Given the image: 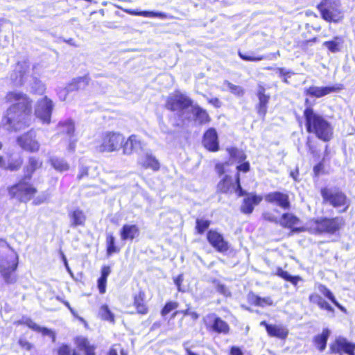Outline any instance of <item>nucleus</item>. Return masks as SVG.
<instances>
[{"label": "nucleus", "instance_id": "nucleus-1", "mask_svg": "<svg viewBox=\"0 0 355 355\" xmlns=\"http://www.w3.org/2000/svg\"><path fill=\"white\" fill-rule=\"evenodd\" d=\"M6 101L13 103L2 118V124L8 131H18L29 125L32 113V101L26 94L11 92L7 94Z\"/></svg>", "mask_w": 355, "mask_h": 355}, {"label": "nucleus", "instance_id": "nucleus-2", "mask_svg": "<svg viewBox=\"0 0 355 355\" xmlns=\"http://www.w3.org/2000/svg\"><path fill=\"white\" fill-rule=\"evenodd\" d=\"M304 103L307 105L303 112L306 132L314 135L318 139L324 142L330 141L334 135L332 124L322 115L314 111L309 105L308 98L305 99Z\"/></svg>", "mask_w": 355, "mask_h": 355}, {"label": "nucleus", "instance_id": "nucleus-3", "mask_svg": "<svg viewBox=\"0 0 355 355\" xmlns=\"http://www.w3.org/2000/svg\"><path fill=\"white\" fill-rule=\"evenodd\" d=\"M342 216L311 218L307 222V232L313 235H334L344 227Z\"/></svg>", "mask_w": 355, "mask_h": 355}, {"label": "nucleus", "instance_id": "nucleus-4", "mask_svg": "<svg viewBox=\"0 0 355 355\" xmlns=\"http://www.w3.org/2000/svg\"><path fill=\"white\" fill-rule=\"evenodd\" d=\"M18 265V255L6 242L0 239V273L6 284L16 282L15 271Z\"/></svg>", "mask_w": 355, "mask_h": 355}, {"label": "nucleus", "instance_id": "nucleus-5", "mask_svg": "<svg viewBox=\"0 0 355 355\" xmlns=\"http://www.w3.org/2000/svg\"><path fill=\"white\" fill-rule=\"evenodd\" d=\"M322 204L331 206L339 213L346 212L350 207V200L340 189L322 187L320 189Z\"/></svg>", "mask_w": 355, "mask_h": 355}, {"label": "nucleus", "instance_id": "nucleus-6", "mask_svg": "<svg viewBox=\"0 0 355 355\" xmlns=\"http://www.w3.org/2000/svg\"><path fill=\"white\" fill-rule=\"evenodd\" d=\"M316 8L322 19L328 23L338 24L344 18L338 0H321Z\"/></svg>", "mask_w": 355, "mask_h": 355}, {"label": "nucleus", "instance_id": "nucleus-7", "mask_svg": "<svg viewBox=\"0 0 355 355\" xmlns=\"http://www.w3.org/2000/svg\"><path fill=\"white\" fill-rule=\"evenodd\" d=\"M218 193L231 194L236 193L237 197H242L245 194L241 183L240 172L236 171L234 178L229 175H225L218 182L216 186Z\"/></svg>", "mask_w": 355, "mask_h": 355}, {"label": "nucleus", "instance_id": "nucleus-8", "mask_svg": "<svg viewBox=\"0 0 355 355\" xmlns=\"http://www.w3.org/2000/svg\"><path fill=\"white\" fill-rule=\"evenodd\" d=\"M123 135L121 132L107 131L101 135L99 144L96 149L99 153H112L121 148Z\"/></svg>", "mask_w": 355, "mask_h": 355}, {"label": "nucleus", "instance_id": "nucleus-9", "mask_svg": "<svg viewBox=\"0 0 355 355\" xmlns=\"http://www.w3.org/2000/svg\"><path fill=\"white\" fill-rule=\"evenodd\" d=\"M202 323L207 332L227 335L230 332V324L215 313H209L202 319Z\"/></svg>", "mask_w": 355, "mask_h": 355}, {"label": "nucleus", "instance_id": "nucleus-10", "mask_svg": "<svg viewBox=\"0 0 355 355\" xmlns=\"http://www.w3.org/2000/svg\"><path fill=\"white\" fill-rule=\"evenodd\" d=\"M193 100L179 90L167 96L164 107L169 112H182L192 106Z\"/></svg>", "mask_w": 355, "mask_h": 355}, {"label": "nucleus", "instance_id": "nucleus-11", "mask_svg": "<svg viewBox=\"0 0 355 355\" xmlns=\"http://www.w3.org/2000/svg\"><path fill=\"white\" fill-rule=\"evenodd\" d=\"M328 354L330 355H355V343L349 341L345 337L338 336L329 344Z\"/></svg>", "mask_w": 355, "mask_h": 355}, {"label": "nucleus", "instance_id": "nucleus-12", "mask_svg": "<svg viewBox=\"0 0 355 355\" xmlns=\"http://www.w3.org/2000/svg\"><path fill=\"white\" fill-rule=\"evenodd\" d=\"M279 223L282 227L289 230L293 234L307 232V225H302L300 218L292 212L282 213Z\"/></svg>", "mask_w": 355, "mask_h": 355}, {"label": "nucleus", "instance_id": "nucleus-13", "mask_svg": "<svg viewBox=\"0 0 355 355\" xmlns=\"http://www.w3.org/2000/svg\"><path fill=\"white\" fill-rule=\"evenodd\" d=\"M265 201L270 205L279 207L283 210L288 211L292 208V202L288 192L274 191L264 196Z\"/></svg>", "mask_w": 355, "mask_h": 355}, {"label": "nucleus", "instance_id": "nucleus-14", "mask_svg": "<svg viewBox=\"0 0 355 355\" xmlns=\"http://www.w3.org/2000/svg\"><path fill=\"white\" fill-rule=\"evenodd\" d=\"M35 193L36 189L24 181L19 182L9 189L11 198H16L21 202L30 200Z\"/></svg>", "mask_w": 355, "mask_h": 355}, {"label": "nucleus", "instance_id": "nucleus-15", "mask_svg": "<svg viewBox=\"0 0 355 355\" xmlns=\"http://www.w3.org/2000/svg\"><path fill=\"white\" fill-rule=\"evenodd\" d=\"M206 239L209 245L218 252L226 253L229 251L230 245L223 235L216 230H209L206 234Z\"/></svg>", "mask_w": 355, "mask_h": 355}, {"label": "nucleus", "instance_id": "nucleus-16", "mask_svg": "<svg viewBox=\"0 0 355 355\" xmlns=\"http://www.w3.org/2000/svg\"><path fill=\"white\" fill-rule=\"evenodd\" d=\"M226 151L231 159L241 162V164L236 167L238 172L248 173L250 171V164L246 160L247 155L242 149L235 146H230L226 148Z\"/></svg>", "mask_w": 355, "mask_h": 355}, {"label": "nucleus", "instance_id": "nucleus-17", "mask_svg": "<svg viewBox=\"0 0 355 355\" xmlns=\"http://www.w3.org/2000/svg\"><path fill=\"white\" fill-rule=\"evenodd\" d=\"M343 89L344 86L340 83L323 87L310 86L304 89V94L309 97L319 98L332 93L338 92Z\"/></svg>", "mask_w": 355, "mask_h": 355}, {"label": "nucleus", "instance_id": "nucleus-18", "mask_svg": "<svg viewBox=\"0 0 355 355\" xmlns=\"http://www.w3.org/2000/svg\"><path fill=\"white\" fill-rule=\"evenodd\" d=\"M243 196L244 198L240 207V211L247 215L251 214L254 211V207L259 205L264 198L255 192L248 193L245 191Z\"/></svg>", "mask_w": 355, "mask_h": 355}, {"label": "nucleus", "instance_id": "nucleus-19", "mask_svg": "<svg viewBox=\"0 0 355 355\" xmlns=\"http://www.w3.org/2000/svg\"><path fill=\"white\" fill-rule=\"evenodd\" d=\"M203 147L209 152H217L220 150L218 135L215 128L206 130L202 139Z\"/></svg>", "mask_w": 355, "mask_h": 355}, {"label": "nucleus", "instance_id": "nucleus-20", "mask_svg": "<svg viewBox=\"0 0 355 355\" xmlns=\"http://www.w3.org/2000/svg\"><path fill=\"white\" fill-rule=\"evenodd\" d=\"M257 96L259 101L256 105L255 109L258 115L264 120L268 112V107L270 96L268 94H266V88L262 85H258Z\"/></svg>", "mask_w": 355, "mask_h": 355}, {"label": "nucleus", "instance_id": "nucleus-21", "mask_svg": "<svg viewBox=\"0 0 355 355\" xmlns=\"http://www.w3.org/2000/svg\"><path fill=\"white\" fill-rule=\"evenodd\" d=\"M52 108V101L44 97L37 102L35 111V115L44 123H49L50 122Z\"/></svg>", "mask_w": 355, "mask_h": 355}, {"label": "nucleus", "instance_id": "nucleus-22", "mask_svg": "<svg viewBox=\"0 0 355 355\" xmlns=\"http://www.w3.org/2000/svg\"><path fill=\"white\" fill-rule=\"evenodd\" d=\"M35 132L31 130L27 133L17 137V142L24 150L30 152H36L39 150L40 144L35 139Z\"/></svg>", "mask_w": 355, "mask_h": 355}, {"label": "nucleus", "instance_id": "nucleus-23", "mask_svg": "<svg viewBox=\"0 0 355 355\" xmlns=\"http://www.w3.org/2000/svg\"><path fill=\"white\" fill-rule=\"evenodd\" d=\"M143 144L139 137L131 135L127 139L123 136V142L121 146L123 154L131 155L139 150H142Z\"/></svg>", "mask_w": 355, "mask_h": 355}, {"label": "nucleus", "instance_id": "nucleus-24", "mask_svg": "<svg viewBox=\"0 0 355 355\" xmlns=\"http://www.w3.org/2000/svg\"><path fill=\"white\" fill-rule=\"evenodd\" d=\"M133 306L136 310V313L141 315L148 314L149 307L146 301V293L143 290H139L137 293L133 295Z\"/></svg>", "mask_w": 355, "mask_h": 355}, {"label": "nucleus", "instance_id": "nucleus-25", "mask_svg": "<svg viewBox=\"0 0 355 355\" xmlns=\"http://www.w3.org/2000/svg\"><path fill=\"white\" fill-rule=\"evenodd\" d=\"M260 325L265 327L268 336L270 337L285 340L288 336V329L282 325L270 324L266 321L261 322Z\"/></svg>", "mask_w": 355, "mask_h": 355}, {"label": "nucleus", "instance_id": "nucleus-26", "mask_svg": "<svg viewBox=\"0 0 355 355\" xmlns=\"http://www.w3.org/2000/svg\"><path fill=\"white\" fill-rule=\"evenodd\" d=\"M191 113L195 122L200 125L208 124L211 122V118L208 112L198 104L193 105Z\"/></svg>", "mask_w": 355, "mask_h": 355}, {"label": "nucleus", "instance_id": "nucleus-27", "mask_svg": "<svg viewBox=\"0 0 355 355\" xmlns=\"http://www.w3.org/2000/svg\"><path fill=\"white\" fill-rule=\"evenodd\" d=\"M248 303L251 306L265 307L270 306L274 304L273 300L271 297H260L253 291L248 292L246 296Z\"/></svg>", "mask_w": 355, "mask_h": 355}, {"label": "nucleus", "instance_id": "nucleus-28", "mask_svg": "<svg viewBox=\"0 0 355 355\" xmlns=\"http://www.w3.org/2000/svg\"><path fill=\"white\" fill-rule=\"evenodd\" d=\"M140 234V229L137 225L125 224L119 231V235L122 241H132Z\"/></svg>", "mask_w": 355, "mask_h": 355}, {"label": "nucleus", "instance_id": "nucleus-29", "mask_svg": "<svg viewBox=\"0 0 355 355\" xmlns=\"http://www.w3.org/2000/svg\"><path fill=\"white\" fill-rule=\"evenodd\" d=\"M111 272L112 268L108 265H103L101 268L100 276L96 282L97 288L101 295L105 294L107 291V279Z\"/></svg>", "mask_w": 355, "mask_h": 355}, {"label": "nucleus", "instance_id": "nucleus-30", "mask_svg": "<svg viewBox=\"0 0 355 355\" xmlns=\"http://www.w3.org/2000/svg\"><path fill=\"white\" fill-rule=\"evenodd\" d=\"M121 250V248L119 245L113 233H107L105 236L106 256L109 257L113 254H119Z\"/></svg>", "mask_w": 355, "mask_h": 355}, {"label": "nucleus", "instance_id": "nucleus-31", "mask_svg": "<svg viewBox=\"0 0 355 355\" xmlns=\"http://www.w3.org/2000/svg\"><path fill=\"white\" fill-rule=\"evenodd\" d=\"M28 66L26 63H18L14 72L11 74L10 78L15 86H21L24 84L25 76Z\"/></svg>", "mask_w": 355, "mask_h": 355}, {"label": "nucleus", "instance_id": "nucleus-32", "mask_svg": "<svg viewBox=\"0 0 355 355\" xmlns=\"http://www.w3.org/2000/svg\"><path fill=\"white\" fill-rule=\"evenodd\" d=\"M329 336V329L324 328L321 334H317L313 338V345L319 352H322L326 349Z\"/></svg>", "mask_w": 355, "mask_h": 355}, {"label": "nucleus", "instance_id": "nucleus-33", "mask_svg": "<svg viewBox=\"0 0 355 355\" xmlns=\"http://www.w3.org/2000/svg\"><path fill=\"white\" fill-rule=\"evenodd\" d=\"M317 289L320 292L322 295L327 299H328L333 304H334L339 310L343 313H346V309L340 304L336 300L335 295L332 291L327 287L324 284H318L316 285Z\"/></svg>", "mask_w": 355, "mask_h": 355}, {"label": "nucleus", "instance_id": "nucleus-34", "mask_svg": "<svg viewBox=\"0 0 355 355\" xmlns=\"http://www.w3.org/2000/svg\"><path fill=\"white\" fill-rule=\"evenodd\" d=\"M139 164L144 169H151L155 172L160 169V164L158 159L151 154L145 155Z\"/></svg>", "mask_w": 355, "mask_h": 355}, {"label": "nucleus", "instance_id": "nucleus-35", "mask_svg": "<svg viewBox=\"0 0 355 355\" xmlns=\"http://www.w3.org/2000/svg\"><path fill=\"white\" fill-rule=\"evenodd\" d=\"M309 301L311 304L317 305L322 310H325L330 313L334 312L332 306L317 293H311L309 295Z\"/></svg>", "mask_w": 355, "mask_h": 355}, {"label": "nucleus", "instance_id": "nucleus-36", "mask_svg": "<svg viewBox=\"0 0 355 355\" xmlns=\"http://www.w3.org/2000/svg\"><path fill=\"white\" fill-rule=\"evenodd\" d=\"M21 323L25 324L34 331L42 333L44 336L51 337L53 342H55V336L54 333L51 329L39 326L30 318H23Z\"/></svg>", "mask_w": 355, "mask_h": 355}, {"label": "nucleus", "instance_id": "nucleus-37", "mask_svg": "<svg viewBox=\"0 0 355 355\" xmlns=\"http://www.w3.org/2000/svg\"><path fill=\"white\" fill-rule=\"evenodd\" d=\"M69 216L71 226L77 227L85 225L87 217L83 210L77 208L70 213Z\"/></svg>", "mask_w": 355, "mask_h": 355}, {"label": "nucleus", "instance_id": "nucleus-38", "mask_svg": "<svg viewBox=\"0 0 355 355\" xmlns=\"http://www.w3.org/2000/svg\"><path fill=\"white\" fill-rule=\"evenodd\" d=\"M89 81L90 78L88 75L77 77L73 79L69 84V91L72 92L84 89L88 86Z\"/></svg>", "mask_w": 355, "mask_h": 355}, {"label": "nucleus", "instance_id": "nucleus-39", "mask_svg": "<svg viewBox=\"0 0 355 355\" xmlns=\"http://www.w3.org/2000/svg\"><path fill=\"white\" fill-rule=\"evenodd\" d=\"M68 150L70 152H75L76 144L78 141V135L76 133L74 123L68 121Z\"/></svg>", "mask_w": 355, "mask_h": 355}, {"label": "nucleus", "instance_id": "nucleus-40", "mask_svg": "<svg viewBox=\"0 0 355 355\" xmlns=\"http://www.w3.org/2000/svg\"><path fill=\"white\" fill-rule=\"evenodd\" d=\"M273 275L282 278L285 281L291 282L295 286H297L299 282L302 280L300 276H292L287 271L284 270L281 267H277L275 272Z\"/></svg>", "mask_w": 355, "mask_h": 355}, {"label": "nucleus", "instance_id": "nucleus-41", "mask_svg": "<svg viewBox=\"0 0 355 355\" xmlns=\"http://www.w3.org/2000/svg\"><path fill=\"white\" fill-rule=\"evenodd\" d=\"M123 11L129 15L135 16H143L145 17H159L164 19L166 17V15L161 12L155 11H137L132 9H123Z\"/></svg>", "mask_w": 355, "mask_h": 355}, {"label": "nucleus", "instance_id": "nucleus-42", "mask_svg": "<svg viewBox=\"0 0 355 355\" xmlns=\"http://www.w3.org/2000/svg\"><path fill=\"white\" fill-rule=\"evenodd\" d=\"M42 164V162L38 159L31 157L28 159V164L25 167V178L30 179L34 171L40 168Z\"/></svg>", "mask_w": 355, "mask_h": 355}, {"label": "nucleus", "instance_id": "nucleus-43", "mask_svg": "<svg viewBox=\"0 0 355 355\" xmlns=\"http://www.w3.org/2000/svg\"><path fill=\"white\" fill-rule=\"evenodd\" d=\"M77 347L80 350H83L85 355H96V346L90 344L89 341L85 338L78 340Z\"/></svg>", "mask_w": 355, "mask_h": 355}, {"label": "nucleus", "instance_id": "nucleus-44", "mask_svg": "<svg viewBox=\"0 0 355 355\" xmlns=\"http://www.w3.org/2000/svg\"><path fill=\"white\" fill-rule=\"evenodd\" d=\"M302 36L304 40L297 41V46L303 51H307L309 46H312L313 44L319 41L318 37L317 36H314L310 39L306 38L305 33H302Z\"/></svg>", "mask_w": 355, "mask_h": 355}, {"label": "nucleus", "instance_id": "nucleus-45", "mask_svg": "<svg viewBox=\"0 0 355 355\" xmlns=\"http://www.w3.org/2000/svg\"><path fill=\"white\" fill-rule=\"evenodd\" d=\"M343 42L340 37L335 36L332 40L325 41L323 45L331 53L340 51L339 44Z\"/></svg>", "mask_w": 355, "mask_h": 355}, {"label": "nucleus", "instance_id": "nucleus-46", "mask_svg": "<svg viewBox=\"0 0 355 355\" xmlns=\"http://www.w3.org/2000/svg\"><path fill=\"white\" fill-rule=\"evenodd\" d=\"M211 221L208 219L197 218L196 220L195 230L198 234H203L209 227Z\"/></svg>", "mask_w": 355, "mask_h": 355}, {"label": "nucleus", "instance_id": "nucleus-47", "mask_svg": "<svg viewBox=\"0 0 355 355\" xmlns=\"http://www.w3.org/2000/svg\"><path fill=\"white\" fill-rule=\"evenodd\" d=\"M100 316L103 320L109 321L112 323H114L115 318L114 314L110 310L107 304H103L100 307Z\"/></svg>", "mask_w": 355, "mask_h": 355}, {"label": "nucleus", "instance_id": "nucleus-48", "mask_svg": "<svg viewBox=\"0 0 355 355\" xmlns=\"http://www.w3.org/2000/svg\"><path fill=\"white\" fill-rule=\"evenodd\" d=\"M179 306L178 302L175 301H167L162 309H161L160 313L162 316H166L170 313L172 311L175 310Z\"/></svg>", "mask_w": 355, "mask_h": 355}, {"label": "nucleus", "instance_id": "nucleus-49", "mask_svg": "<svg viewBox=\"0 0 355 355\" xmlns=\"http://www.w3.org/2000/svg\"><path fill=\"white\" fill-rule=\"evenodd\" d=\"M238 55L242 60L247 62L261 61L264 58L263 55H259L257 56L248 55L240 50L238 51Z\"/></svg>", "mask_w": 355, "mask_h": 355}, {"label": "nucleus", "instance_id": "nucleus-50", "mask_svg": "<svg viewBox=\"0 0 355 355\" xmlns=\"http://www.w3.org/2000/svg\"><path fill=\"white\" fill-rule=\"evenodd\" d=\"M225 85L229 90L236 96H241L245 93L244 89L239 85H235L230 82H227Z\"/></svg>", "mask_w": 355, "mask_h": 355}, {"label": "nucleus", "instance_id": "nucleus-51", "mask_svg": "<svg viewBox=\"0 0 355 355\" xmlns=\"http://www.w3.org/2000/svg\"><path fill=\"white\" fill-rule=\"evenodd\" d=\"M212 283L216 284V291L221 295L225 297H230L231 295V293L226 287L225 284L220 283L218 280L214 279L212 280Z\"/></svg>", "mask_w": 355, "mask_h": 355}, {"label": "nucleus", "instance_id": "nucleus-52", "mask_svg": "<svg viewBox=\"0 0 355 355\" xmlns=\"http://www.w3.org/2000/svg\"><path fill=\"white\" fill-rule=\"evenodd\" d=\"M51 163L53 168L57 171H62L66 168V165L64 162L58 157L51 158Z\"/></svg>", "mask_w": 355, "mask_h": 355}, {"label": "nucleus", "instance_id": "nucleus-53", "mask_svg": "<svg viewBox=\"0 0 355 355\" xmlns=\"http://www.w3.org/2000/svg\"><path fill=\"white\" fill-rule=\"evenodd\" d=\"M277 71L279 75L283 78V82L284 83H288V78H290L293 73L291 71H287L286 69L283 67H279L277 69Z\"/></svg>", "mask_w": 355, "mask_h": 355}, {"label": "nucleus", "instance_id": "nucleus-54", "mask_svg": "<svg viewBox=\"0 0 355 355\" xmlns=\"http://www.w3.org/2000/svg\"><path fill=\"white\" fill-rule=\"evenodd\" d=\"M174 284L177 287V290L178 292H184V290L182 288V284L184 282V275L182 273L179 274L176 277L173 278Z\"/></svg>", "mask_w": 355, "mask_h": 355}, {"label": "nucleus", "instance_id": "nucleus-55", "mask_svg": "<svg viewBox=\"0 0 355 355\" xmlns=\"http://www.w3.org/2000/svg\"><path fill=\"white\" fill-rule=\"evenodd\" d=\"M227 164V162H218L215 164V170L218 176L225 175V173L226 172L225 166Z\"/></svg>", "mask_w": 355, "mask_h": 355}, {"label": "nucleus", "instance_id": "nucleus-56", "mask_svg": "<svg viewBox=\"0 0 355 355\" xmlns=\"http://www.w3.org/2000/svg\"><path fill=\"white\" fill-rule=\"evenodd\" d=\"M262 218L267 222L275 223H279L277 216H275L274 214H272L270 211H268L263 212Z\"/></svg>", "mask_w": 355, "mask_h": 355}, {"label": "nucleus", "instance_id": "nucleus-57", "mask_svg": "<svg viewBox=\"0 0 355 355\" xmlns=\"http://www.w3.org/2000/svg\"><path fill=\"white\" fill-rule=\"evenodd\" d=\"M313 175L318 177L322 173L324 172V163L323 161H320L317 163L313 168Z\"/></svg>", "mask_w": 355, "mask_h": 355}, {"label": "nucleus", "instance_id": "nucleus-58", "mask_svg": "<svg viewBox=\"0 0 355 355\" xmlns=\"http://www.w3.org/2000/svg\"><path fill=\"white\" fill-rule=\"evenodd\" d=\"M306 146L308 148V150L309 152L313 155H317L318 153V150H317V148L313 144V141L309 137L307 139V141L306 142Z\"/></svg>", "mask_w": 355, "mask_h": 355}, {"label": "nucleus", "instance_id": "nucleus-59", "mask_svg": "<svg viewBox=\"0 0 355 355\" xmlns=\"http://www.w3.org/2000/svg\"><path fill=\"white\" fill-rule=\"evenodd\" d=\"M22 164V159L21 158L17 159L14 162H11L8 164V169L10 171H17L20 168Z\"/></svg>", "mask_w": 355, "mask_h": 355}, {"label": "nucleus", "instance_id": "nucleus-60", "mask_svg": "<svg viewBox=\"0 0 355 355\" xmlns=\"http://www.w3.org/2000/svg\"><path fill=\"white\" fill-rule=\"evenodd\" d=\"M229 355H243L241 349L236 345H232L230 347Z\"/></svg>", "mask_w": 355, "mask_h": 355}, {"label": "nucleus", "instance_id": "nucleus-61", "mask_svg": "<svg viewBox=\"0 0 355 355\" xmlns=\"http://www.w3.org/2000/svg\"><path fill=\"white\" fill-rule=\"evenodd\" d=\"M20 347L26 350H31L32 348V345L26 339L20 338L18 342Z\"/></svg>", "mask_w": 355, "mask_h": 355}, {"label": "nucleus", "instance_id": "nucleus-62", "mask_svg": "<svg viewBox=\"0 0 355 355\" xmlns=\"http://www.w3.org/2000/svg\"><path fill=\"white\" fill-rule=\"evenodd\" d=\"M208 103L212 105L216 108H219L222 105V103L217 97L211 98L207 100Z\"/></svg>", "mask_w": 355, "mask_h": 355}, {"label": "nucleus", "instance_id": "nucleus-63", "mask_svg": "<svg viewBox=\"0 0 355 355\" xmlns=\"http://www.w3.org/2000/svg\"><path fill=\"white\" fill-rule=\"evenodd\" d=\"M191 311V309L189 307H187L186 309L182 310V311H175L173 313L172 317L175 318L178 313L182 314L184 316L189 315V313Z\"/></svg>", "mask_w": 355, "mask_h": 355}, {"label": "nucleus", "instance_id": "nucleus-64", "mask_svg": "<svg viewBox=\"0 0 355 355\" xmlns=\"http://www.w3.org/2000/svg\"><path fill=\"white\" fill-rule=\"evenodd\" d=\"M116 345H112L106 352L105 355H118V351L115 347Z\"/></svg>", "mask_w": 355, "mask_h": 355}]
</instances>
